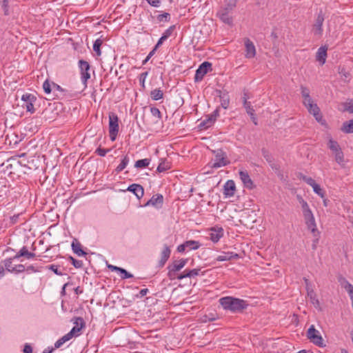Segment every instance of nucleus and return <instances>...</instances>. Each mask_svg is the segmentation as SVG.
<instances>
[{
	"label": "nucleus",
	"mask_w": 353,
	"mask_h": 353,
	"mask_svg": "<svg viewBox=\"0 0 353 353\" xmlns=\"http://www.w3.org/2000/svg\"><path fill=\"white\" fill-rule=\"evenodd\" d=\"M344 111L353 113V99H347L343 103Z\"/></svg>",
	"instance_id": "36"
},
{
	"label": "nucleus",
	"mask_w": 353,
	"mask_h": 353,
	"mask_svg": "<svg viewBox=\"0 0 353 353\" xmlns=\"http://www.w3.org/2000/svg\"><path fill=\"white\" fill-rule=\"evenodd\" d=\"M341 130L344 133H353V119L344 122Z\"/></svg>",
	"instance_id": "27"
},
{
	"label": "nucleus",
	"mask_w": 353,
	"mask_h": 353,
	"mask_svg": "<svg viewBox=\"0 0 353 353\" xmlns=\"http://www.w3.org/2000/svg\"><path fill=\"white\" fill-rule=\"evenodd\" d=\"M212 70V63L208 61L202 63L196 70L194 75V81H201L204 76Z\"/></svg>",
	"instance_id": "8"
},
{
	"label": "nucleus",
	"mask_w": 353,
	"mask_h": 353,
	"mask_svg": "<svg viewBox=\"0 0 353 353\" xmlns=\"http://www.w3.org/2000/svg\"><path fill=\"white\" fill-rule=\"evenodd\" d=\"M324 21V17L321 11L317 15L314 24L313 25L312 31L315 35H321L323 33V23Z\"/></svg>",
	"instance_id": "12"
},
{
	"label": "nucleus",
	"mask_w": 353,
	"mask_h": 353,
	"mask_svg": "<svg viewBox=\"0 0 353 353\" xmlns=\"http://www.w3.org/2000/svg\"><path fill=\"white\" fill-rule=\"evenodd\" d=\"M151 98L154 101H158L163 97V92L160 88L154 89L150 92Z\"/></svg>",
	"instance_id": "30"
},
{
	"label": "nucleus",
	"mask_w": 353,
	"mask_h": 353,
	"mask_svg": "<svg viewBox=\"0 0 353 353\" xmlns=\"http://www.w3.org/2000/svg\"><path fill=\"white\" fill-rule=\"evenodd\" d=\"M333 154L334 155L335 161H336V163H338L339 164H342L343 163L344 155L341 150H339V152L333 153Z\"/></svg>",
	"instance_id": "40"
},
{
	"label": "nucleus",
	"mask_w": 353,
	"mask_h": 353,
	"mask_svg": "<svg viewBox=\"0 0 353 353\" xmlns=\"http://www.w3.org/2000/svg\"><path fill=\"white\" fill-rule=\"evenodd\" d=\"M328 148L332 152V154L341 150L337 141L330 139L328 142Z\"/></svg>",
	"instance_id": "31"
},
{
	"label": "nucleus",
	"mask_w": 353,
	"mask_h": 353,
	"mask_svg": "<svg viewBox=\"0 0 353 353\" xmlns=\"http://www.w3.org/2000/svg\"><path fill=\"white\" fill-rule=\"evenodd\" d=\"M243 105V108L245 109L246 112L248 115H250L252 121L255 125H257V119L255 115V110L253 108V106L251 104V102L245 103Z\"/></svg>",
	"instance_id": "22"
},
{
	"label": "nucleus",
	"mask_w": 353,
	"mask_h": 353,
	"mask_svg": "<svg viewBox=\"0 0 353 353\" xmlns=\"http://www.w3.org/2000/svg\"><path fill=\"white\" fill-rule=\"evenodd\" d=\"M219 318V315L216 312H209L208 314L201 313L199 314V321L201 323H206L208 321H212Z\"/></svg>",
	"instance_id": "19"
},
{
	"label": "nucleus",
	"mask_w": 353,
	"mask_h": 353,
	"mask_svg": "<svg viewBox=\"0 0 353 353\" xmlns=\"http://www.w3.org/2000/svg\"><path fill=\"white\" fill-rule=\"evenodd\" d=\"M17 274L23 272L26 270V268L22 264L16 265Z\"/></svg>",
	"instance_id": "64"
},
{
	"label": "nucleus",
	"mask_w": 353,
	"mask_h": 353,
	"mask_svg": "<svg viewBox=\"0 0 353 353\" xmlns=\"http://www.w3.org/2000/svg\"><path fill=\"white\" fill-rule=\"evenodd\" d=\"M157 20L159 22H162V21L168 22L170 20V14L168 12H164L163 14H159L157 16Z\"/></svg>",
	"instance_id": "44"
},
{
	"label": "nucleus",
	"mask_w": 353,
	"mask_h": 353,
	"mask_svg": "<svg viewBox=\"0 0 353 353\" xmlns=\"http://www.w3.org/2000/svg\"><path fill=\"white\" fill-rule=\"evenodd\" d=\"M151 6L158 8L160 6L161 0H145Z\"/></svg>",
	"instance_id": "58"
},
{
	"label": "nucleus",
	"mask_w": 353,
	"mask_h": 353,
	"mask_svg": "<svg viewBox=\"0 0 353 353\" xmlns=\"http://www.w3.org/2000/svg\"><path fill=\"white\" fill-rule=\"evenodd\" d=\"M156 49H152L150 52L149 54H148V56L146 57V58L143 61V63L142 64L143 65H145L149 60L155 54V52H156Z\"/></svg>",
	"instance_id": "61"
},
{
	"label": "nucleus",
	"mask_w": 353,
	"mask_h": 353,
	"mask_svg": "<svg viewBox=\"0 0 353 353\" xmlns=\"http://www.w3.org/2000/svg\"><path fill=\"white\" fill-rule=\"evenodd\" d=\"M245 57L247 59L254 58L256 55V48L254 43L248 38L244 39Z\"/></svg>",
	"instance_id": "10"
},
{
	"label": "nucleus",
	"mask_w": 353,
	"mask_h": 353,
	"mask_svg": "<svg viewBox=\"0 0 353 353\" xmlns=\"http://www.w3.org/2000/svg\"><path fill=\"white\" fill-rule=\"evenodd\" d=\"M119 272L121 274V277L122 279H130L133 277V275L132 274H130L123 268H121Z\"/></svg>",
	"instance_id": "49"
},
{
	"label": "nucleus",
	"mask_w": 353,
	"mask_h": 353,
	"mask_svg": "<svg viewBox=\"0 0 353 353\" xmlns=\"http://www.w3.org/2000/svg\"><path fill=\"white\" fill-rule=\"evenodd\" d=\"M307 296L310 297L313 304H315V303L317 305L319 304V301L317 299H316V294L313 290H311V291H310V292L307 293Z\"/></svg>",
	"instance_id": "53"
},
{
	"label": "nucleus",
	"mask_w": 353,
	"mask_h": 353,
	"mask_svg": "<svg viewBox=\"0 0 353 353\" xmlns=\"http://www.w3.org/2000/svg\"><path fill=\"white\" fill-rule=\"evenodd\" d=\"M171 250L168 245H164L163 250L161 253V259L159 261V266L163 267L170 258Z\"/></svg>",
	"instance_id": "20"
},
{
	"label": "nucleus",
	"mask_w": 353,
	"mask_h": 353,
	"mask_svg": "<svg viewBox=\"0 0 353 353\" xmlns=\"http://www.w3.org/2000/svg\"><path fill=\"white\" fill-rule=\"evenodd\" d=\"M70 259L72 261V265L76 268H81L83 266V263L82 261L77 260V259H74L72 256H70Z\"/></svg>",
	"instance_id": "50"
},
{
	"label": "nucleus",
	"mask_w": 353,
	"mask_h": 353,
	"mask_svg": "<svg viewBox=\"0 0 353 353\" xmlns=\"http://www.w3.org/2000/svg\"><path fill=\"white\" fill-rule=\"evenodd\" d=\"M46 268L51 270L57 275L62 276L63 274V271L59 270V265L52 264L46 266Z\"/></svg>",
	"instance_id": "38"
},
{
	"label": "nucleus",
	"mask_w": 353,
	"mask_h": 353,
	"mask_svg": "<svg viewBox=\"0 0 353 353\" xmlns=\"http://www.w3.org/2000/svg\"><path fill=\"white\" fill-rule=\"evenodd\" d=\"M74 326L70 331L71 334L74 337L79 336L81 334V330L85 327V322L81 317H74L71 320Z\"/></svg>",
	"instance_id": "9"
},
{
	"label": "nucleus",
	"mask_w": 353,
	"mask_h": 353,
	"mask_svg": "<svg viewBox=\"0 0 353 353\" xmlns=\"http://www.w3.org/2000/svg\"><path fill=\"white\" fill-rule=\"evenodd\" d=\"M148 73L149 72L148 71L142 72L139 77V83L143 89H145V81L148 75Z\"/></svg>",
	"instance_id": "42"
},
{
	"label": "nucleus",
	"mask_w": 353,
	"mask_h": 353,
	"mask_svg": "<svg viewBox=\"0 0 353 353\" xmlns=\"http://www.w3.org/2000/svg\"><path fill=\"white\" fill-rule=\"evenodd\" d=\"M236 191L235 183L233 180H228L223 185V194L225 198L234 195Z\"/></svg>",
	"instance_id": "14"
},
{
	"label": "nucleus",
	"mask_w": 353,
	"mask_h": 353,
	"mask_svg": "<svg viewBox=\"0 0 353 353\" xmlns=\"http://www.w3.org/2000/svg\"><path fill=\"white\" fill-rule=\"evenodd\" d=\"M150 112L153 117L157 118L158 119H161V113L160 110H159V108H157L156 107H152L150 108Z\"/></svg>",
	"instance_id": "47"
},
{
	"label": "nucleus",
	"mask_w": 353,
	"mask_h": 353,
	"mask_svg": "<svg viewBox=\"0 0 353 353\" xmlns=\"http://www.w3.org/2000/svg\"><path fill=\"white\" fill-rule=\"evenodd\" d=\"M110 149H103V148H98L95 150V153H97L100 157H105L106 155V154L108 152H110Z\"/></svg>",
	"instance_id": "52"
},
{
	"label": "nucleus",
	"mask_w": 353,
	"mask_h": 353,
	"mask_svg": "<svg viewBox=\"0 0 353 353\" xmlns=\"http://www.w3.org/2000/svg\"><path fill=\"white\" fill-rule=\"evenodd\" d=\"M239 255L234 252H223L222 254L217 256L216 260L218 261H230L232 259H238Z\"/></svg>",
	"instance_id": "23"
},
{
	"label": "nucleus",
	"mask_w": 353,
	"mask_h": 353,
	"mask_svg": "<svg viewBox=\"0 0 353 353\" xmlns=\"http://www.w3.org/2000/svg\"><path fill=\"white\" fill-rule=\"evenodd\" d=\"M13 257L12 258H8V259H6L4 261H3V264H4V269L6 270L8 272H11V269L12 268V260H13Z\"/></svg>",
	"instance_id": "41"
},
{
	"label": "nucleus",
	"mask_w": 353,
	"mask_h": 353,
	"mask_svg": "<svg viewBox=\"0 0 353 353\" xmlns=\"http://www.w3.org/2000/svg\"><path fill=\"white\" fill-rule=\"evenodd\" d=\"M127 190L134 194L138 199L142 198L144 194L143 188L141 185L137 183L130 185L128 188Z\"/></svg>",
	"instance_id": "16"
},
{
	"label": "nucleus",
	"mask_w": 353,
	"mask_h": 353,
	"mask_svg": "<svg viewBox=\"0 0 353 353\" xmlns=\"http://www.w3.org/2000/svg\"><path fill=\"white\" fill-rule=\"evenodd\" d=\"M214 158L208 163V165L211 168L217 169L221 167H224L230 163L228 160L226 152L222 149L212 150Z\"/></svg>",
	"instance_id": "2"
},
{
	"label": "nucleus",
	"mask_w": 353,
	"mask_h": 353,
	"mask_svg": "<svg viewBox=\"0 0 353 353\" xmlns=\"http://www.w3.org/2000/svg\"><path fill=\"white\" fill-rule=\"evenodd\" d=\"M79 67L81 71V80L85 87H87L88 80L90 78V65L89 63L84 60L79 61Z\"/></svg>",
	"instance_id": "6"
},
{
	"label": "nucleus",
	"mask_w": 353,
	"mask_h": 353,
	"mask_svg": "<svg viewBox=\"0 0 353 353\" xmlns=\"http://www.w3.org/2000/svg\"><path fill=\"white\" fill-rule=\"evenodd\" d=\"M214 119H212L209 115L207 116L206 119H205L204 120H203L200 124L199 125V126L203 129H208V128H210V126H212L213 125V123H214Z\"/></svg>",
	"instance_id": "29"
},
{
	"label": "nucleus",
	"mask_w": 353,
	"mask_h": 353,
	"mask_svg": "<svg viewBox=\"0 0 353 353\" xmlns=\"http://www.w3.org/2000/svg\"><path fill=\"white\" fill-rule=\"evenodd\" d=\"M221 98V105L224 109H227L230 104V98L228 93L223 94L220 96Z\"/></svg>",
	"instance_id": "35"
},
{
	"label": "nucleus",
	"mask_w": 353,
	"mask_h": 353,
	"mask_svg": "<svg viewBox=\"0 0 353 353\" xmlns=\"http://www.w3.org/2000/svg\"><path fill=\"white\" fill-rule=\"evenodd\" d=\"M168 268L169 269V271H168V277L171 280L176 279L177 277V276H176L177 272L176 271H174L173 269L172 268H170V266H168Z\"/></svg>",
	"instance_id": "55"
},
{
	"label": "nucleus",
	"mask_w": 353,
	"mask_h": 353,
	"mask_svg": "<svg viewBox=\"0 0 353 353\" xmlns=\"http://www.w3.org/2000/svg\"><path fill=\"white\" fill-rule=\"evenodd\" d=\"M130 162V158L128 154H125L122 159L120 164L116 168L115 171L117 173H119L123 171Z\"/></svg>",
	"instance_id": "26"
},
{
	"label": "nucleus",
	"mask_w": 353,
	"mask_h": 353,
	"mask_svg": "<svg viewBox=\"0 0 353 353\" xmlns=\"http://www.w3.org/2000/svg\"><path fill=\"white\" fill-rule=\"evenodd\" d=\"M103 43V41L101 39H97L93 44V50L96 53L97 56L99 57L101 54V46Z\"/></svg>",
	"instance_id": "33"
},
{
	"label": "nucleus",
	"mask_w": 353,
	"mask_h": 353,
	"mask_svg": "<svg viewBox=\"0 0 353 353\" xmlns=\"http://www.w3.org/2000/svg\"><path fill=\"white\" fill-rule=\"evenodd\" d=\"M236 0H225L224 6L217 12V15L220 19L225 23L231 24L232 19L229 13L236 7Z\"/></svg>",
	"instance_id": "3"
},
{
	"label": "nucleus",
	"mask_w": 353,
	"mask_h": 353,
	"mask_svg": "<svg viewBox=\"0 0 353 353\" xmlns=\"http://www.w3.org/2000/svg\"><path fill=\"white\" fill-rule=\"evenodd\" d=\"M73 337L74 336L69 332L68 333H67L66 334L63 336L60 339H61V341H63V343H65V342L70 341Z\"/></svg>",
	"instance_id": "59"
},
{
	"label": "nucleus",
	"mask_w": 353,
	"mask_h": 353,
	"mask_svg": "<svg viewBox=\"0 0 353 353\" xmlns=\"http://www.w3.org/2000/svg\"><path fill=\"white\" fill-rule=\"evenodd\" d=\"M200 271H201V269H198V268L193 269V270H187L186 269V275H190V278L194 277L199 274Z\"/></svg>",
	"instance_id": "48"
},
{
	"label": "nucleus",
	"mask_w": 353,
	"mask_h": 353,
	"mask_svg": "<svg viewBox=\"0 0 353 353\" xmlns=\"http://www.w3.org/2000/svg\"><path fill=\"white\" fill-rule=\"evenodd\" d=\"M312 103H313L312 99L311 98L310 96L308 98L306 97V98L303 99V104L306 108H307L309 106V104H312Z\"/></svg>",
	"instance_id": "62"
},
{
	"label": "nucleus",
	"mask_w": 353,
	"mask_h": 353,
	"mask_svg": "<svg viewBox=\"0 0 353 353\" xmlns=\"http://www.w3.org/2000/svg\"><path fill=\"white\" fill-rule=\"evenodd\" d=\"M327 50V48L326 46H321L317 50L316 59L320 63L321 65H323L325 63Z\"/></svg>",
	"instance_id": "18"
},
{
	"label": "nucleus",
	"mask_w": 353,
	"mask_h": 353,
	"mask_svg": "<svg viewBox=\"0 0 353 353\" xmlns=\"http://www.w3.org/2000/svg\"><path fill=\"white\" fill-rule=\"evenodd\" d=\"M23 352L24 353H32V348L31 347L30 345L26 343L25 345H24V347H23Z\"/></svg>",
	"instance_id": "63"
},
{
	"label": "nucleus",
	"mask_w": 353,
	"mask_h": 353,
	"mask_svg": "<svg viewBox=\"0 0 353 353\" xmlns=\"http://www.w3.org/2000/svg\"><path fill=\"white\" fill-rule=\"evenodd\" d=\"M305 223H306L308 228L311 230V232L313 234H314L315 232L317 231L316 225V223H315L314 218H312L311 219H308V220L305 221Z\"/></svg>",
	"instance_id": "37"
},
{
	"label": "nucleus",
	"mask_w": 353,
	"mask_h": 353,
	"mask_svg": "<svg viewBox=\"0 0 353 353\" xmlns=\"http://www.w3.org/2000/svg\"><path fill=\"white\" fill-rule=\"evenodd\" d=\"M163 196L161 194H157L146 203L145 205H152L157 208H161L163 205Z\"/></svg>",
	"instance_id": "17"
},
{
	"label": "nucleus",
	"mask_w": 353,
	"mask_h": 353,
	"mask_svg": "<svg viewBox=\"0 0 353 353\" xmlns=\"http://www.w3.org/2000/svg\"><path fill=\"white\" fill-rule=\"evenodd\" d=\"M313 191L317 194L319 196H320L321 198H324L325 196V191L321 189V186L319 184L314 185V186L312 187Z\"/></svg>",
	"instance_id": "43"
},
{
	"label": "nucleus",
	"mask_w": 353,
	"mask_h": 353,
	"mask_svg": "<svg viewBox=\"0 0 353 353\" xmlns=\"http://www.w3.org/2000/svg\"><path fill=\"white\" fill-rule=\"evenodd\" d=\"M239 174L245 188L249 190H252L255 188L252 180L251 179L248 172L246 170L239 171Z\"/></svg>",
	"instance_id": "11"
},
{
	"label": "nucleus",
	"mask_w": 353,
	"mask_h": 353,
	"mask_svg": "<svg viewBox=\"0 0 353 353\" xmlns=\"http://www.w3.org/2000/svg\"><path fill=\"white\" fill-rule=\"evenodd\" d=\"M303 213L305 221L314 218L311 210L303 212Z\"/></svg>",
	"instance_id": "60"
},
{
	"label": "nucleus",
	"mask_w": 353,
	"mask_h": 353,
	"mask_svg": "<svg viewBox=\"0 0 353 353\" xmlns=\"http://www.w3.org/2000/svg\"><path fill=\"white\" fill-rule=\"evenodd\" d=\"M21 256H26L27 259H31L35 256V254L28 252L27 248L23 246L17 254L13 256V259H17Z\"/></svg>",
	"instance_id": "21"
},
{
	"label": "nucleus",
	"mask_w": 353,
	"mask_h": 353,
	"mask_svg": "<svg viewBox=\"0 0 353 353\" xmlns=\"http://www.w3.org/2000/svg\"><path fill=\"white\" fill-rule=\"evenodd\" d=\"M170 168V166L168 163L162 162L159 163V165L157 167V172H165Z\"/></svg>",
	"instance_id": "46"
},
{
	"label": "nucleus",
	"mask_w": 353,
	"mask_h": 353,
	"mask_svg": "<svg viewBox=\"0 0 353 353\" xmlns=\"http://www.w3.org/2000/svg\"><path fill=\"white\" fill-rule=\"evenodd\" d=\"M307 337L314 344L322 347L323 345V339L319 332L315 329L314 325H312L307 332Z\"/></svg>",
	"instance_id": "5"
},
{
	"label": "nucleus",
	"mask_w": 353,
	"mask_h": 353,
	"mask_svg": "<svg viewBox=\"0 0 353 353\" xmlns=\"http://www.w3.org/2000/svg\"><path fill=\"white\" fill-rule=\"evenodd\" d=\"M185 245L186 246L187 250H195L200 248L201 243L194 240H190L185 241Z\"/></svg>",
	"instance_id": "28"
},
{
	"label": "nucleus",
	"mask_w": 353,
	"mask_h": 353,
	"mask_svg": "<svg viewBox=\"0 0 353 353\" xmlns=\"http://www.w3.org/2000/svg\"><path fill=\"white\" fill-rule=\"evenodd\" d=\"M301 95L303 99L306 98V97L308 98L310 96V90L308 88H307L306 87H304V86H301Z\"/></svg>",
	"instance_id": "54"
},
{
	"label": "nucleus",
	"mask_w": 353,
	"mask_h": 353,
	"mask_svg": "<svg viewBox=\"0 0 353 353\" xmlns=\"http://www.w3.org/2000/svg\"><path fill=\"white\" fill-rule=\"evenodd\" d=\"M43 88L46 94H50L52 91V82L46 80L43 83Z\"/></svg>",
	"instance_id": "45"
},
{
	"label": "nucleus",
	"mask_w": 353,
	"mask_h": 353,
	"mask_svg": "<svg viewBox=\"0 0 353 353\" xmlns=\"http://www.w3.org/2000/svg\"><path fill=\"white\" fill-rule=\"evenodd\" d=\"M119 130V118L116 113H109V136L112 141H115Z\"/></svg>",
	"instance_id": "4"
},
{
	"label": "nucleus",
	"mask_w": 353,
	"mask_h": 353,
	"mask_svg": "<svg viewBox=\"0 0 353 353\" xmlns=\"http://www.w3.org/2000/svg\"><path fill=\"white\" fill-rule=\"evenodd\" d=\"M187 259H180L179 261H175L171 265H169L170 268L173 269L174 271H179L181 270L186 264Z\"/></svg>",
	"instance_id": "25"
},
{
	"label": "nucleus",
	"mask_w": 353,
	"mask_h": 353,
	"mask_svg": "<svg viewBox=\"0 0 353 353\" xmlns=\"http://www.w3.org/2000/svg\"><path fill=\"white\" fill-rule=\"evenodd\" d=\"M300 203L301 204L303 212L310 210L307 203L305 201H304L301 197L300 198Z\"/></svg>",
	"instance_id": "57"
},
{
	"label": "nucleus",
	"mask_w": 353,
	"mask_h": 353,
	"mask_svg": "<svg viewBox=\"0 0 353 353\" xmlns=\"http://www.w3.org/2000/svg\"><path fill=\"white\" fill-rule=\"evenodd\" d=\"M150 159H143L138 160L135 162L134 167L137 168H143L148 167L150 163Z\"/></svg>",
	"instance_id": "34"
},
{
	"label": "nucleus",
	"mask_w": 353,
	"mask_h": 353,
	"mask_svg": "<svg viewBox=\"0 0 353 353\" xmlns=\"http://www.w3.org/2000/svg\"><path fill=\"white\" fill-rule=\"evenodd\" d=\"M72 249L78 256H83L86 254V253L81 249V244L76 239L72 243Z\"/></svg>",
	"instance_id": "24"
},
{
	"label": "nucleus",
	"mask_w": 353,
	"mask_h": 353,
	"mask_svg": "<svg viewBox=\"0 0 353 353\" xmlns=\"http://www.w3.org/2000/svg\"><path fill=\"white\" fill-rule=\"evenodd\" d=\"M339 74L343 81L348 82L351 78V74L344 68H339Z\"/></svg>",
	"instance_id": "32"
},
{
	"label": "nucleus",
	"mask_w": 353,
	"mask_h": 353,
	"mask_svg": "<svg viewBox=\"0 0 353 353\" xmlns=\"http://www.w3.org/2000/svg\"><path fill=\"white\" fill-rule=\"evenodd\" d=\"M176 29V26L172 25L170 26L167 30H165V32L163 33L162 37L163 38H165V39H168L170 37L172 36L173 32Z\"/></svg>",
	"instance_id": "39"
},
{
	"label": "nucleus",
	"mask_w": 353,
	"mask_h": 353,
	"mask_svg": "<svg viewBox=\"0 0 353 353\" xmlns=\"http://www.w3.org/2000/svg\"><path fill=\"white\" fill-rule=\"evenodd\" d=\"M209 234L210 240L214 243H216L223 236V229L221 227L212 228Z\"/></svg>",
	"instance_id": "15"
},
{
	"label": "nucleus",
	"mask_w": 353,
	"mask_h": 353,
	"mask_svg": "<svg viewBox=\"0 0 353 353\" xmlns=\"http://www.w3.org/2000/svg\"><path fill=\"white\" fill-rule=\"evenodd\" d=\"M21 100L23 101L22 107L26 108L28 112L34 113L35 111L34 103L36 101L37 97L32 94L26 93L22 95Z\"/></svg>",
	"instance_id": "7"
},
{
	"label": "nucleus",
	"mask_w": 353,
	"mask_h": 353,
	"mask_svg": "<svg viewBox=\"0 0 353 353\" xmlns=\"http://www.w3.org/2000/svg\"><path fill=\"white\" fill-rule=\"evenodd\" d=\"M219 303L223 309H245L250 305L248 301L232 296L222 297Z\"/></svg>",
	"instance_id": "1"
},
{
	"label": "nucleus",
	"mask_w": 353,
	"mask_h": 353,
	"mask_svg": "<svg viewBox=\"0 0 353 353\" xmlns=\"http://www.w3.org/2000/svg\"><path fill=\"white\" fill-rule=\"evenodd\" d=\"M307 110L310 114H312L315 117L316 120L321 124L325 123V120L323 119V116L320 112V109L316 103L309 104L307 108Z\"/></svg>",
	"instance_id": "13"
},
{
	"label": "nucleus",
	"mask_w": 353,
	"mask_h": 353,
	"mask_svg": "<svg viewBox=\"0 0 353 353\" xmlns=\"http://www.w3.org/2000/svg\"><path fill=\"white\" fill-rule=\"evenodd\" d=\"M52 91H54V92L59 91L61 92H63L65 91V89L62 88L59 85H58L54 82H52Z\"/></svg>",
	"instance_id": "56"
},
{
	"label": "nucleus",
	"mask_w": 353,
	"mask_h": 353,
	"mask_svg": "<svg viewBox=\"0 0 353 353\" xmlns=\"http://www.w3.org/2000/svg\"><path fill=\"white\" fill-rule=\"evenodd\" d=\"M303 180L307 183L309 185L313 187L314 186V185L316 184V183L315 182V181L312 178V177H309V176H303L302 177Z\"/></svg>",
	"instance_id": "51"
}]
</instances>
